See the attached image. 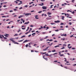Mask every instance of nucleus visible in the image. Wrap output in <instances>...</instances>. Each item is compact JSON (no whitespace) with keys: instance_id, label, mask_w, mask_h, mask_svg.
<instances>
[{"instance_id":"nucleus-1","label":"nucleus","mask_w":76,"mask_h":76,"mask_svg":"<svg viewBox=\"0 0 76 76\" xmlns=\"http://www.w3.org/2000/svg\"><path fill=\"white\" fill-rule=\"evenodd\" d=\"M10 40L12 42H14L15 44H19V43H17V42H16L12 38H11L10 39Z\"/></svg>"},{"instance_id":"nucleus-2","label":"nucleus","mask_w":76,"mask_h":76,"mask_svg":"<svg viewBox=\"0 0 76 76\" xmlns=\"http://www.w3.org/2000/svg\"><path fill=\"white\" fill-rule=\"evenodd\" d=\"M57 54V53H56L53 54H51L50 55H47V56H53V55H54V54Z\"/></svg>"},{"instance_id":"nucleus-3","label":"nucleus","mask_w":76,"mask_h":76,"mask_svg":"<svg viewBox=\"0 0 76 76\" xmlns=\"http://www.w3.org/2000/svg\"><path fill=\"white\" fill-rule=\"evenodd\" d=\"M43 58H44V59H45V60H46V61H47V60H48V58H45V56H43Z\"/></svg>"},{"instance_id":"nucleus-4","label":"nucleus","mask_w":76,"mask_h":76,"mask_svg":"<svg viewBox=\"0 0 76 76\" xmlns=\"http://www.w3.org/2000/svg\"><path fill=\"white\" fill-rule=\"evenodd\" d=\"M23 15H25L26 16H28V15H29V13H27L26 14H25V13H24V14H23Z\"/></svg>"},{"instance_id":"nucleus-5","label":"nucleus","mask_w":76,"mask_h":76,"mask_svg":"<svg viewBox=\"0 0 76 76\" xmlns=\"http://www.w3.org/2000/svg\"><path fill=\"white\" fill-rule=\"evenodd\" d=\"M49 47H48L47 48H46L43 49V51H46V50H47L48 49V48Z\"/></svg>"},{"instance_id":"nucleus-6","label":"nucleus","mask_w":76,"mask_h":76,"mask_svg":"<svg viewBox=\"0 0 76 76\" xmlns=\"http://www.w3.org/2000/svg\"><path fill=\"white\" fill-rule=\"evenodd\" d=\"M42 9H47V7H42Z\"/></svg>"},{"instance_id":"nucleus-7","label":"nucleus","mask_w":76,"mask_h":76,"mask_svg":"<svg viewBox=\"0 0 76 76\" xmlns=\"http://www.w3.org/2000/svg\"><path fill=\"white\" fill-rule=\"evenodd\" d=\"M67 34H63L61 35L62 37H66Z\"/></svg>"},{"instance_id":"nucleus-8","label":"nucleus","mask_w":76,"mask_h":76,"mask_svg":"<svg viewBox=\"0 0 76 76\" xmlns=\"http://www.w3.org/2000/svg\"><path fill=\"white\" fill-rule=\"evenodd\" d=\"M28 23H29V22L28 21L27 22H26L25 23H24V25H26H26H28Z\"/></svg>"},{"instance_id":"nucleus-9","label":"nucleus","mask_w":76,"mask_h":76,"mask_svg":"<svg viewBox=\"0 0 76 76\" xmlns=\"http://www.w3.org/2000/svg\"><path fill=\"white\" fill-rule=\"evenodd\" d=\"M60 21L59 20H57V21H55V23H58L59 22H60Z\"/></svg>"},{"instance_id":"nucleus-10","label":"nucleus","mask_w":76,"mask_h":76,"mask_svg":"<svg viewBox=\"0 0 76 76\" xmlns=\"http://www.w3.org/2000/svg\"><path fill=\"white\" fill-rule=\"evenodd\" d=\"M39 6H44V3H42V4H39Z\"/></svg>"},{"instance_id":"nucleus-11","label":"nucleus","mask_w":76,"mask_h":76,"mask_svg":"<svg viewBox=\"0 0 76 76\" xmlns=\"http://www.w3.org/2000/svg\"><path fill=\"white\" fill-rule=\"evenodd\" d=\"M28 41L27 40H26L23 42V43H25V42H28Z\"/></svg>"},{"instance_id":"nucleus-12","label":"nucleus","mask_w":76,"mask_h":76,"mask_svg":"<svg viewBox=\"0 0 76 76\" xmlns=\"http://www.w3.org/2000/svg\"><path fill=\"white\" fill-rule=\"evenodd\" d=\"M64 59H65V60L64 61H65V62H66V61H67V60L66 59V58H64Z\"/></svg>"},{"instance_id":"nucleus-13","label":"nucleus","mask_w":76,"mask_h":76,"mask_svg":"<svg viewBox=\"0 0 76 76\" xmlns=\"http://www.w3.org/2000/svg\"><path fill=\"white\" fill-rule=\"evenodd\" d=\"M62 18V20H64V16H62L61 17Z\"/></svg>"},{"instance_id":"nucleus-14","label":"nucleus","mask_w":76,"mask_h":76,"mask_svg":"<svg viewBox=\"0 0 76 76\" xmlns=\"http://www.w3.org/2000/svg\"><path fill=\"white\" fill-rule=\"evenodd\" d=\"M23 40H18V42H22V41H23Z\"/></svg>"},{"instance_id":"nucleus-15","label":"nucleus","mask_w":76,"mask_h":76,"mask_svg":"<svg viewBox=\"0 0 76 76\" xmlns=\"http://www.w3.org/2000/svg\"><path fill=\"white\" fill-rule=\"evenodd\" d=\"M60 47L59 45H57L54 46L55 48H56V47Z\"/></svg>"},{"instance_id":"nucleus-16","label":"nucleus","mask_w":76,"mask_h":76,"mask_svg":"<svg viewBox=\"0 0 76 76\" xmlns=\"http://www.w3.org/2000/svg\"><path fill=\"white\" fill-rule=\"evenodd\" d=\"M7 35H4V36H5V37H8V36H7V35H8V34H6Z\"/></svg>"},{"instance_id":"nucleus-17","label":"nucleus","mask_w":76,"mask_h":76,"mask_svg":"<svg viewBox=\"0 0 76 76\" xmlns=\"http://www.w3.org/2000/svg\"><path fill=\"white\" fill-rule=\"evenodd\" d=\"M23 37H25V36H23L21 37V38H23Z\"/></svg>"},{"instance_id":"nucleus-18","label":"nucleus","mask_w":76,"mask_h":76,"mask_svg":"<svg viewBox=\"0 0 76 76\" xmlns=\"http://www.w3.org/2000/svg\"><path fill=\"white\" fill-rule=\"evenodd\" d=\"M48 15H51V13L50 12H48Z\"/></svg>"},{"instance_id":"nucleus-19","label":"nucleus","mask_w":76,"mask_h":76,"mask_svg":"<svg viewBox=\"0 0 76 76\" xmlns=\"http://www.w3.org/2000/svg\"><path fill=\"white\" fill-rule=\"evenodd\" d=\"M25 47L26 48H27L28 47V44L25 45Z\"/></svg>"},{"instance_id":"nucleus-20","label":"nucleus","mask_w":76,"mask_h":76,"mask_svg":"<svg viewBox=\"0 0 76 76\" xmlns=\"http://www.w3.org/2000/svg\"><path fill=\"white\" fill-rule=\"evenodd\" d=\"M52 52H56V50H52Z\"/></svg>"},{"instance_id":"nucleus-21","label":"nucleus","mask_w":76,"mask_h":76,"mask_svg":"<svg viewBox=\"0 0 76 76\" xmlns=\"http://www.w3.org/2000/svg\"><path fill=\"white\" fill-rule=\"evenodd\" d=\"M64 56V54H62L60 55V57H61L62 56Z\"/></svg>"},{"instance_id":"nucleus-22","label":"nucleus","mask_w":76,"mask_h":76,"mask_svg":"<svg viewBox=\"0 0 76 76\" xmlns=\"http://www.w3.org/2000/svg\"><path fill=\"white\" fill-rule=\"evenodd\" d=\"M41 54H46V52L45 53H41Z\"/></svg>"},{"instance_id":"nucleus-23","label":"nucleus","mask_w":76,"mask_h":76,"mask_svg":"<svg viewBox=\"0 0 76 76\" xmlns=\"http://www.w3.org/2000/svg\"><path fill=\"white\" fill-rule=\"evenodd\" d=\"M69 24L70 25H72V22L69 23Z\"/></svg>"},{"instance_id":"nucleus-24","label":"nucleus","mask_w":76,"mask_h":76,"mask_svg":"<svg viewBox=\"0 0 76 76\" xmlns=\"http://www.w3.org/2000/svg\"><path fill=\"white\" fill-rule=\"evenodd\" d=\"M75 0H72V3H74V1H75Z\"/></svg>"},{"instance_id":"nucleus-25","label":"nucleus","mask_w":76,"mask_h":76,"mask_svg":"<svg viewBox=\"0 0 76 76\" xmlns=\"http://www.w3.org/2000/svg\"><path fill=\"white\" fill-rule=\"evenodd\" d=\"M39 13H42V11H39L38 12Z\"/></svg>"},{"instance_id":"nucleus-26","label":"nucleus","mask_w":76,"mask_h":76,"mask_svg":"<svg viewBox=\"0 0 76 76\" xmlns=\"http://www.w3.org/2000/svg\"><path fill=\"white\" fill-rule=\"evenodd\" d=\"M72 47H68V48H69V49H70V48H72Z\"/></svg>"},{"instance_id":"nucleus-27","label":"nucleus","mask_w":76,"mask_h":76,"mask_svg":"<svg viewBox=\"0 0 76 76\" xmlns=\"http://www.w3.org/2000/svg\"><path fill=\"white\" fill-rule=\"evenodd\" d=\"M35 34H36V33H33V34H32V35H35Z\"/></svg>"},{"instance_id":"nucleus-28","label":"nucleus","mask_w":76,"mask_h":76,"mask_svg":"<svg viewBox=\"0 0 76 76\" xmlns=\"http://www.w3.org/2000/svg\"><path fill=\"white\" fill-rule=\"evenodd\" d=\"M57 61H54V63H56V62H57Z\"/></svg>"},{"instance_id":"nucleus-29","label":"nucleus","mask_w":76,"mask_h":76,"mask_svg":"<svg viewBox=\"0 0 76 76\" xmlns=\"http://www.w3.org/2000/svg\"><path fill=\"white\" fill-rule=\"evenodd\" d=\"M20 1V0H16V1H15L14 2H15L16 1Z\"/></svg>"},{"instance_id":"nucleus-30","label":"nucleus","mask_w":76,"mask_h":76,"mask_svg":"<svg viewBox=\"0 0 76 76\" xmlns=\"http://www.w3.org/2000/svg\"><path fill=\"white\" fill-rule=\"evenodd\" d=\"M34 3V2H31L30 3H29V4H32V3Z\"/></svg>"},{"instance_id":"nucleus-31","label":"nucleus","mask_w":76,"mask_h":76,"mask_svg":"<svg viewBox=\"0 0 76 76\" xmlns=\"http://www.w3.org/2000/svg\"><path fill=\"white\" fill-rule=\"evenodd\" d=\"M49 18H46V20H49Z\"/></svg>"},{"instance_id":"nucleus-32","label":"nucleus","mask_w":76,"mask_h":76,"mask_svg":"<svg viewBox=\"0 0 76 76\" xmlns=\"http://www.w3.org/2000/svg\"><path fill=\"white\" fill-rule=\"evenodd\" d=\"M64 49V47H63L62 48H61V49Z\"/></svg>"},{"instance_id":"nucleus-33","label":"nucleus","mask_w":76,"mask_h":76,"mask_svg":"<svg viewBox=\"0 0 76 76\" xmlns=\"http://www.w3.org/2000/svg\"><path fill=\"white\" fill-rule=\"evenodd\" d=\"M46 30H47V29H49V27H46Z\"/></svg>"},{"instance_id":"nucleus-34","label":"nucleus","mask_w":76,"mask_h":76,"mask_svg":"<svg viewBox=\"0 0 76 76\" xmlns=\"http://www.w3.org/2000/svg\"><path fill=\"white\" fill-rule=\"evenodd\" d=\"M64 25V23H61V25Z\"/></svg>"},{"instance_id":"nucleus-35","label":"nucleus","mask_w":76,"mask_h":76,"mask_svg":"<svg viewBox=\"0 0 76 76\" xmlns=\"http://www.w3.org/2000/svg\"><path fill=\"white\" fill-rule=\"evenodd\" d=\"M20 32V29H19V30H18V32Z\"/></svg>"},{"instance_id":"nucleus-36","label":"nucleus","mask_w":76,"mask_h":76,"mask_svg":"<svg viewBox=\"0 0 76 76\" xmlns=\"http://www.w3.org/2000/svg\"><path fill=\"white\" fill-rule=\"evenodd\" d=\"M2 18H6V16H2Z\"/></svg>"},{"instance_id":"nucleus-37","label":"nucleus","mask_w":76,"mask_h":76,"mask_svg":"<svg viewBox=\"0 0 76 76\" xmlns=\"http://www.w3.org/2000/svg\"><path fill=\"white\" fill-rule=\"evenodd\" d=\"M21 4H22V3H19L18 4V5H20Z\"/></svg>"},{"instance_id":"nucleus-38","label":"nucleus","mask_w":76,"mask_h":76,"mask_svg":"<svg viewBox=\"0 0 76 76\" xmlns=\"http://www.w3.org/2000/svg\"><path fill=\"white\" fill-rule=\"evenodd\" d=\"M58 31H59L58 30H55V31H56V32H58Z\"/></svg>"},{"instance_id":"nucleus-39","label":"nucleus","mask_w":76,"mask_h":76,"mask_svg":"<svg viewBox=\"0 0 76 76\" xmlns=\"http://www.w3.org/2000/svg\"><path fill=\"white\" fill-rule=\"evenodd\" d=\"M17 35H18V34H15L14 36H17Z\"/></svg>"},{"instance_id":"nucleus-40","label":"nucleus","mask_w":76,"mask_h":76,"mask_svg":"<svg viewBox=\"0 0 76 76\" xmlns=\"http://www.w3.org/2000/svg\"><path fill=\"white\" fill-rule=\"evenodd\" d=\"M72 50H75V48H72Z\"/></svg>"},{"instance_id":"nucleus-41","label":"nucleus","mask_w":76,"mask_h":76,"mask_svg":"<svg viewBox=\"0 0 76 76\" xmlns=\"http://www.w3.org/2000/svg\"><path fill=\"white\" fill-rule=\"evenodd\" d=\"M10 12H13V10H11L10 11Z\"/></svg>"},{"instance_id":"nucleus-42","label":"nucleus","mask_w":76,"mask_h":76,"mask_svg":"<svg viewBox=\"0 0 76 76\" xmlns=\"http://www.w3.org/2000/svg\"><path fill=\"white\" fill-rule=\"evenodd\" d=\"M18 38H19V37H18L15 38V39H18Z\"/></svg>"},{"instance_id":"nucleus-43","label":"nucleus","mask_w":76,"mask_h":76,"mask_svg":"<svg viewBox=\"0 0 76 76\" xmlns=\"http://www.w3.org/2000/svg\"><path fill=\"white\" fill-rule=\"evenodd\" d=\"M66 63H69V62L68 61H66Z\"/></svg>"},{"instance_id":"nucleus-44","label":"nucleus","mask_w":76,"mask_h":76,"mask_svg":"<svg viewBox=\"0 0 76 76\" xmlns=\"http://www.w3.org/2000/svg\"><path fill=\"white\" fill-rule=\"evenodd\" d=\"M66 46V44H64L63 45V46Z\"/></svg>"},{"instance_id":"nucleus-45","label":"nucleus","mask_w":76,"mask_h":76,"mask_svg":"<svg viewBox=\"0 0 76 76\" xmlns=\"http://www.w3.org/2000/svg\"><path fill=\"white\" fill-rule=\"evenodd\" d=\"M57 55H55L54 57H57Z\"/></svg>"},{"instance_id":"nucleus-46","label":"nucleus","mask_w":76,"mask_h":76,"mask_svg":"<svg viewBox=\"0 0 76 76\" xmlns=\"http://www.w3.org/2000/svg\"><path fill=\"white\" fill-rule=\"evenodd\" d=\"M31 36V34H30L28 36V37H30Z\"/></svg>"},{"instance_id":"nucleus-47","label":"nucleus","mask_w":76,"mask_h":76,"mask_svg":"<svg viewBox=\"0 0 76 76\" xmlns=\"http://www.w3.org/2000/svg\"><path fill=\"white\" fill-rule=\"evenodd\" d=\"M25 7H28V5H25Z\"/></svg>"},{"instance_id":"nucleus-48","label":"nucleus","mask_w":76,"mask_h":76,"mask_svg":"<svg viewBox=\"0 0 76 76\" xmlns=\"http://www.w3.org/2000/svg\"><path fill=\"white\" fill-rule=\"evenodd\" d=\"M35 19H39L38 18H37V17H35Z\"/></svg>"},{"instance_id":"nucleus-49","label":"nucleus","mask_w":76,"mask_h":76,"mask_svg":"<svg viewBox=\"0 0 76 76\" xmlns=\"http://www.w3.org/2000/svg\"><path fill=\"white\" fill-rule=\"evenodd\" d=\"M53 41V39H50L49 40V41Z\"/></svg>"},{"instance_id":"nucleus-50","label":"nucleus","mask_w":76,"mask_h":76,"mask_svg":"<svg viewBox=\"0 0 76 76\" xmlns=\"http://www.w3.org/2000/svg\"><path fill=\"white\" fill-rule=\"evenodd\" d=\"M1 37H3V38H4V36H3V35H1Z\"/></svg>"},{"instance_id":"nucleus-51","label":"nucleus","mask_w":76,"mask_h":76,"mask_svg":"<svg viewBox=\"0 0 76 76\" xmlns=\"http://www.w3.org/2000/svg\"><path fill=\"white\" fill-rule=\"evenodd\" d=\"M22 8H23L22 7H21L20 8H19V9H22Z\"/></svg>"},{"instance_id":"nucleus-52","label":"nucleus","mask_w":76,"mask_h":76,"mask_svg":"<svg viewBox=\"0 0 76 76\" xmlns=\"http://www.w3.org/2000/svg\"><path fill=\"white\" fill-rule=\"evenodd\" d=\"M22 29H25V28H22Z\"/></svg>"},{"instance_id":"nucleus-53","label":"nucleus","mask_w":76,"mask_h":76,"mask_svg":"<svg viewBox=\"0 0 76 76\" xmlns=\"http://www.w3.org/2000/svg\"><path fill=\"white\" fill-rule=\"evenodd\" d=\"M14 10V11H16V10H17V9H15Z\"/></svg>"},{"instance_id":"nucleus-54","label":"nucleus","mask_w":76,"mask_h":76,"mask_svg":"<svg viewBox=\"0 0 76 76\" xmlns=\"http://www.w3.org/2000/svg\"><path fill=\"white\" fill-rule=\"evenodd\" d=\"M74 13H75V12L73 11V12H72V14H74Z\"/></svg>"},{"instance_id":"nucleus-55","label":"nucleus","mask_w":76,"mask_h":76,"mask_svg":"<svg viewBox=\"0 0 76 76\" xmlns=\"http://www.w3.org/2000/svg\"><path fill=\"white\" fill-rule=\"evenodd\" d=\"M43 28H46V27L45 26L43 27Z\"/></svg>"},{"instance_id":"nucleus-56","label":"nucleus","mask_w":76,"mask_h":76,"mask_svg":"<svg viewBox=\"0 0 76 76\" xmlns=\"http://www.w3.org/2000/svg\"><path fill=\"white\" fill-rule=\"evenodd\" d=\"M73 37V35H72V36H70V37Z\"/></svg>"},{"instance_id":"nucleus-57","label":"nucleus","mask_w":76,"mask_h":76,"mask_svg":"<svg viewBox=\"0 0 76 76\" xmlns=\"http://www.w3.org/2000/svg\"><path fill=\"white\" fill-rule=\"evenodd\" d=\"M67 16H70V15L69 14H67Z\"/></svg>"},{"instance_id":"nucleus-58","label":"nucleus","mask_w":76,"mask_h":76,"mask_svg":"<svg viewBox=\"0 0 76 76\" xmlns=\"http://www.w3.org/2000/svg\"><path fill=\"white\" fill-rule=\"evenodd\" d=\"M51 51H49L48 52V53H51Z\"/></svg>"},{"instance_id":"nucleus-59","label":"nucleus","mask_w":76,"mask_h":76,"mask_svg":"<svg viewBox=\"0 0 76 76\" xmlns=\"http://www.w3.org/2000/svg\"><path fill=\"white\" fill-rule=\"evenodd\" d=\"M20 17H23L24 16V15H20Z\"/></svg>"},{"instance_id":"nucleus-60","label":"nucleus","mask_w":76,"mask_h":76,"mask_svg":"<svg viewBox=\"0 0 76 76\" xmlns=\"http://www.w3.org/2000/svg\"><path fill=\"white\" fill-rule=\"evenodd\" d=\"M31 53H32V52H34V50H31Z\"/></svg>"},{"instance_id":"nucleus-61","label":"nucleus","mask_w":76,"mask_h":76,"mask_svg":"<svg viewBox=\"0 0 76 76\" xmlns=\"http://www.w3.org/2000/svg\"><path fill=\"white\" fill-rule=\"evenodd\" d=\"M28 33H29V32H27V33H25V34H28Z\"/></svg>"},{"instance_id":"nucleus-62","label":"nucleus","mask_w":76,"mask_h":76,"mask_svg":"<svg viewBox=\"0 0 76 76\" xmlns=\"http://www.w3.org/2000/svg\"><path fill=\"white\" fill-rule=\"evenodd\" d=\"M70 44H69L68 45V47L69 46H70Z\"/></svg>"},{"instance_id":"nucleus-63","label":"nucleus","mask_w":76,"mask_h":76,"mask_svg":"<svg viewBox=\"0 0 76 76\" xmlns=\"http://www.w3.org/2000/svg\"><path fill=\"white\" fill-rule=\"evenodd\" d=\"M4 39H7V38L5 37H4Z\"/></svg>"},{"instance_id":"nucleus-64","label":"nucleus","mask_w":76,"mask_h":76,"mask_svg":"<svg viewBox=\"0 0 76 76\" xmlns=\"http://www.w3.org/2000/svg\"><path fill=\"white\" fill-rule=\"evenodd\" d=\"M23 23H24V22H25V20H23Z\"/></svg>"}]
</instances>
